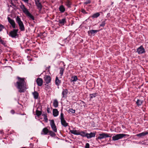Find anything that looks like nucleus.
I'll list each match as a JSON object with an SVG mask.
<instances>
[{
	"label": "nucleus",
	"mask_w": 148,
	"mask_h": 148,
	"mask_svg": "<svg viewBox=\"0 0 148 148\" xmlns=\"http://www.w3.org/2000/svg\"><path fill=\"white\" fill-rule=\"evenodd\" d=\"M97 93H94L92 94H90V99H92L94 97H95L96 96V94Z\"/></svg>",
	"instance_id": "nucleus-33"
},
{
	"label": "nucleus",
	"mask_w": 148,
	"mask_h": 148,
	"mask_svg": "<svg viewBox=\"0 0 148 148\" xmlns=\"http://www.w3.org/2000/svg\"><path fill=\"white\" fill-rule=\"evenodd\" d=\"M81 12L84 14L88 13L86 12L85 10L84 9H82L81 10Z\"/></svg>",
	"instance_id": "nucleus-40"
},
{
	"label": "nucleus",
	"mask_w": 148,
	"mask_h": 148,
	"mask_svg": "<svg viewBox=\"0 0 148 148\" xmlns=\"http://www.w3.org/2000/svg\"><path fill=\"white\" fill-rule=\"evenodd\" d=\"M59 23L62 24H64L66 22L65 18H63L61 20H59Z\"/></svg>",
	"instance_id": "nucleus-31"
},
{
	"label": "nucleus",
	"mask_w": 148,
	"mask_h": 148,
	"mask_svg": "<svg viewBox=\"0 0 148 148\" xmlns=\"http://www.w3.org/2000/svg\"><path fill=\"white\" fill-rule=\"evenodd\" d=\"M0 43L3 45L5 47L7 46L6 42V41H4L1 39V37H0Z\"/></svg>",
	"instance_id": "nucleus-28"
},
{
	"label": "nucleus",
	"mask_w": 148,
	"mask_h": 148,
	"mask_svg": "<svg viewBox=\"0 0 148 148\" xmlns=\"http://www.w3.org/2000/svg\"><path fill=\"white\" fill-rule=\"evenodd\" d=\"M111 136L112 135L110 134L103 133L101 134H99V136L96 138V140H97L99 139L101 140L107 137H111Z\"/></svg>",
	"instance_id": "nucleus-5"
},
{
	"label": "nucleus",
	"mask_w": 148,
	"mask_h": 148,
	"mask_svg": "<svg viewBox=\"0 0 148 148\" xmlns=\"http://www.w3.org/2000/svg\"><path fill=\"white\" fill-rule=\"evenodd\" d=\"M89 144L88 143H87L86 144V146H85V148H89Z\"/></svg>",
	"instance_id": "nucleus-43"
},
{
	"label": "nucleus",
	"mask_w": 148,
	"mask_h": 148,
	"mask_svg": "<svg viewBox=\"0 0 148 148\" xmlns=\"http://www.w3.org/2000/svg\"><path fill=\"white\" fill-rule=\"evenodd\" d=\"M70 132L72 134L75 135H79V131L76 130H70Z\"/></svg>",
	"instance_id": "nucleus-20"
},
{
	"label": "nucleus",
	"mask_w": 148,
	"mask_h": 148,
	"mask_svg": "<svg viewBox=\"0 0 148 148\" xmlns=\"http://www.w3.org/2000/svg\"><path fill=\"white\" fill-rule=\"evenodd\" d=\"M61 81L59 80L57 77H56L55 80L56 84L57 86H59L60 85L61 83Z\"/></svg>",
	"instance_id": "nucleus-23"
},
{
	"label": "nucleus",
	"mask_w": 148,
	"mask_h": 148,
	"mask_svg": "<svg viewBox=\"0 0 148 148\" xmlns=\"http://www.w3.org/2000/svg\"><path fill=\"white\" fill-rule=\"evenodd\" d=\"M42 114V112L41 111H39L38 110H36V114L38 116H40Z\"/></svg>",
	"instance_id": "nucleus-34"
},
{
	"label": "nucleus",
	"mask_w": 148,
	"mask_h": 148,
	"mask_svg": "<svg viewBox=\"0 0 148 148\" xmlns=\"http://www.w3.org/2000/svg\"><path fill=\"white\" fill-rule=\"evenodd\" d=\"M148 134V132H145L136 134V136L138 137H141L142 136H144Z\"/></svg>",
	"instance_id": "nucleus-17"
},
{
	"label": "nucleus",
	"mask_w": 148,
	"mask_h": 148,
	"mask_svg": "<svg viewBox=\"0 0 148 148\" xmlns=\"http://www.w3.org/2000/svg\"><path fill=\"white\" fill-rule=\"evenodd\" d=\"M12 5L14 6H15V5L12 3Z\"/></svg>",
	"instance_id": "nucleus-50"
},
{
	"label": "nucleus",
	"mask_w": 148,
	"mask_h": 148,
	"mask_svg": "<svg viewBox=\"0 0 148 148\" xmlns=\"http://www.w3.org/2000/svg\"><path fill=\"white\" fill-rule=\"evenodd\" d=\"M50 124L51 127L53 131L55 132H57V128L56 126L55 123L53 120H50Z\"/></svg>",
	"instance_id": "nucleus-7"
},
{
	"label": "nucleus",
	"mask_w": 148,
	"mask_h": 148,
	"mask_svg": "<svg viewBox=\"0 0 148 148\" xmlns=\"http://www.w3.org/2000/svg\"><path fill=\"white\" fill-rule=\"evenodd\" d=\"M50 67H51L50 66H49L48 67H47L46 70H47V69L48 70V72H49V69H50Z\"/></svg>",
	"instance_id": "nucleus-45"
},
{
	"label": "nucleus",
	"mask_w": 148,
	"mask_h": 148,
	"mask_svg": "<svg viewBox=\"0 0 148 148\" xmlns=\"http://www.w3.org/2000/svg\"><path fill=\"white\" fill-rule=\"evenodd\" d=\"M72 81L75 82L77 80V76H74L73 77H72Z\"/></svg>",
	"instance_id": "nucleus-37"
},
{
	"label": "nucleus",
	"mask_w": 148,
	"mask_h": 148,
	"mask_svg": "<svg viewBox=\"0 0 148 148\" xmlns=\"http://www.w3.org/2000/svg\"><path fill=\"white\" fill-rule=\"evenodd\" d=\"M42 116H43L44 119L45 120V122H47L48 119L47 118V116L46 114H43Z\"/></svg>",
	"instance_id": "nucleus-32"
},
{
	"label": "nucleus",
	"mask_w": 148,
	"mask_h": 148,
	"mask_svg": "<svg viewBox=\"0 0 148 148\" xmlns=\"http://www.w3.org/2000/svg\"><path fill=\"white\" fill-rule=\"evenodd\" d=\"M79 135H80L82 137H86V134L83 131H79Z\"/></svg>",
	"instance_id": "nucleus-29"
},
{
	"label": "nucleus",
	"mask_w": 148,
	"mask_h": 148,
	"mask_svg": "<svg viewBox=\"0 0 148 148\" xmlns=\"http://www.w3.org/2000/svg\"><path fill=\"white\" fill-rule=\"evenodd\" d=\"M53 131L49 130V135H50L51 136L53 137L56 136V134Z\"/></svg>",
	"instance_id": "nucleus-30"
},
{
	"label": "nucleus",
	"mask_w": 148,
	"mask_h": 148,
	"mask_svg": "<svg viewBox=\"0 0 148 148\" xmlns=\"http://www.w3.org/2000/svg\"><path fill=\"white\" fill-rule=\"evenodd\" d=\"M32 94L35 99H37L38 98L39 94L37 91H34L32 93Z\"/></svg>",
	"instance_id": "nucleus-22"
},
{
	"label": "nucleus",
	"mask_w": 148,
	"mask_h": 148,
	"mask_svg": "<svg viewBox=\"0 0 148 148\" xmlns=\"http://www.w3.org/2000/svg\"><path fill=\"white\" fill-rule=\"evenodd\" d=\"M137 52L139 54H142L145 52V49L141 45L137 49Z\"/></svg>",
	"instance_id": "nucleus-10"
},
{
	"label": "nucleus",
	"mask_w": 148,
	"mask_h": 148,
	"mask_svg": "<svg viewBox=\"0 0 148 148\" xmlns=\"http://www.w3.org/2000/svg\"><path fill=\"white\" fill-rule=\"evenodd\" d=\"M37 1H39V0H37Z\"/></svg>",
	"instance_id": "nucleus-54"
},
{
	"label": "nucleus",
	"mask_w": 148,
	"mask_h": 148,
	"mask_svg": "<svg viewBox=\"0 0 148 148\" xmlns=\"http://www.w3.org/2000/svg\"><path fill=\"white\" fill-rule=\"evenodd\" d=\"M49 130L47 127L44 128L41 132L42 135H47L49 133Z\"/></svg>",
	"instance_id": "nucleus-13"
},
{
	"label": "nucleus",
	"mask_w": 148,
	"mask_h": 148,
	"mask_svg": "<svg viewBox=\"0 0 148 148\" xmlns=\"http://www.w3.org/2000/svg\"><path fill=\"white\" fill-rule=\"evenodd\" d=\"M59 10L60 12L62 13L64 12L65 10V8L63 5H61L60 6Z\"/></svg>",
	"instance_id": "nucleus-21"
},
{
	"label": "nucleus",
	"mask_w": 148,
	"mask_h": 148,
	"mask_svg": "<svg viewBox=\"0 0 148 148\" xmlns=\"http://www.w3.org/2000/svg\"><path fill=\"white\" fill-rule=\"evenodd\" d=\"M59 114V112L57 109H53V116L56 117L58 116Z\"/></svg>",
	"instance_id": "nucleus-18"
},
{
	"label": "nucleus",
	"mask_w": 148,
	"mask_h": 148,
	"mask_svg": "<svg viewBox=\"0 0 148 148\" xmlns=\"http://www.w3.org/2000/svg\"><path fill=\"white\" fill-rule=\"evenodd\" d=\"M100 13H101V12H97L95 13L91 17L93 18H97V17H98L100 16Z\"/></svg>",
	"instance_id": "nucleus-25"
},
{
	"label": "nucleus",
	"mask_w": 148,
	"mask_h": 148,
	"mask_svg": "<svg viewBox=\"0 0 148 148\" xmlns=\"http://www.w3.org/2000/svg\"><path fill=\"white\" fill-rule=\"evenodd\" d=\"M23 12L27 16L30 18L32 20H34V17L29 12L27 9L25 8L24 5H23L21 7Z\"/></svg>",
	"instance_id": "nucleus-2"
},
{
	"label": "nucleus",
	"mask_w": 148,
	"mask_h": 148,
	"mask_svg": "<svg viewBox=\"0 0 148 148\" xmlns=\"http://www.w3.org/2000/svg\"><path fill=\"white\" fill-rule=\"evenodd\" d=\"M0 132L1 134H3V132L2 130H1V131L0 130Z\"/></svg>",
	"instance_id": "nucleus-49"
},
{
	"label": "nucleus",
	"mask_w": 148,
	"mask_h": 148,
	"mask_svg": "<svg viewBox=\"0 0 148 148\" xmlns=\"http://www.w3.org/2000/svg\"><path fill=\"white\" fill-rule=\"evenodd\" d=\"M4 28V26L1 24H0V31H1Z\"/></svg>",
	"instance_id": "nucleus-41"
},
{
	"label": "nucleus",
	"mask_w": 148,
	"mask_h": 148,
	"mask_svg": "<svg viewBox=\"0 0 148 148\" xmlns=\"http://www.w3.org/2000/svg\"><path fill=\"white\" fill-rule=\"evenodd\" d=\"M69 111L72 113H74L75 112V110H73L72 108L69 109Z\"/></svg>",
	"instance_id": "nucleus-39"
},
{
	"label": "nucleus",
	"mask_w": 148,
	"mask_h": 148,
	"mask_svg": "<svg viewBox=\"0 0 148 148\" xmlns=\"http://www.w3.org/2000/svg\"><path fill=\"white\" fill-rule=\"evenodd\" d=\"M24 2L27 3L28 1L29 0H22Z\"/></svg>",
	"instance_id": "nucleus-48"
},
{
	"label": "nucleus",
	"mask_w": 148,
	"mask_h": 148,
	"mask_svg": "<svg viewBox=\"0 0 148 148\" xmlns=\"http://www.w3.org/2000/svg\"><path fill=\"white\" fill-rule=\"evenodd\" d=\"M99 31L98 30H90L88 31V32L89 35L92 34H95Z\"/></svg>",
	"instance_id": "nucleus-16"
},
{
	"label": "nucleus",
	"mask_w": 148,
	"mask_h": 148,
	"mask_svg": "<svg viewBox=\"0 0 148 148\" xmlns=\"http://www.w3.org/2000/svg\"><path fill=\"white\" fill-rule=\"evenodd\" d=\"M18 31V29H13L10 31L9 34V35L13 38H16L17 35V32Z\"/></svg>",
	"instance_id": "nucleus-6"
},
{
	"label": "nucleus",
	"mask_w": 148,
	"mask_h": 148,
	"mask_svg": "<svg viewBox=\"0 0 148 148\" xmlns=\"http://www.w3.org/2000/svg\"><path fill=\"white\" fill-rule=\"evenodd\" d=\"M65 5L68 8H71V2L69 0H67L65 2Z\"/></svg>",
	"instance_id": "nucleus-27"
},
{
	"label": "nucleus",
	"mask_w": 148,
	"mask_h": 148,
	"mask_svg": "<svg viewBox=\"0 0 148 148\" xmlns=\"http://www.w3.org/2000/svg\"><path fill=\"white\" fill-rule=\"evenodd\" d=\"M60 76H62L63 74L64 69L62 68H60Z\"/></svg>",
	"instance_id": "nucleus-36"
},
{
	"label": "nucleus",
	"mask_w": 148,
	"mask_h": 148,
	"mask_svg": "<svg viewBox=\"0 0 148 148\" xmlns=\"http://www.w3.org/2000/svg\"><path fill=\"white\" fill-rule=\"evenodd\" d=\"M50 109L49 108H47V111L48 113H50Z\"/></svg>",
	"instance_id": "nucleus-44"
},
{
	"label": "nucleus",
	"mask_w": 148,
	"mask_h": 148,
	"mask_svg": "<svg viewBox=\"0 0 148 148\" xmlns=\"http://www.w3.org/2000/svg\"><path fill=\"white\" fill-rule=\"evenodd\" d=\"M126 136H129V135L123 134H118L114 136H113L112 137V139L114 141L117 140L119 139H121L124 137Z\"/></svg>",
	"instance_id": "nucleus-4"
},
{
	"label": "nucleus",
	"mask_w": 148,
	"mask_h": 148,
	"mask_svg": "<svg viewBox=\"0 0 148 148\" xmlns=\"http://www.w3.org/2000/svg\"><path fill=\"white\" fill-rule=\"evenodd\" d=\"M61 124L64 127H66L68 125V123H66L64 119L61 120Z\"/></svg>",
	"instance_id": "nucleus-19"
},
{
	"label": "nucleus",
	"mask_w": 148,
	"mask_h": 148,
	"mask_svg": "<svg viewBox=\"0 0 148 148\" xmlns=\"http://www.w3.org/2000/svg\"><path fill=\"white\" fill-rule=\"evenodd\" d=\"M95 135V133L91 132L90 134L86 133V137L88 138H90L92 137H94Z\"/></svg>",
	"instance_id": "nucleus-14"
},
{
	"label": "nucleus",
	"mask_w": 148,
	"mask_h": 148,
	"mask_svg": "<svg viewBox=\"0 0 148 148\" xmlns=\"http://www.w3.org/2000/svg\"><path fill=\"white\" fill-rule=\"evenodd\" d=\"M110 13H108L107 14V16H110Z\"/></svg>",
	"instance_id": "nucleus-51"
},
{
	"label": "nucleus",
	"mask_w": 148,
	"mask_h": 148,
	"mask_svg": "<svg viewBox=\"0 0 148 148\" xmlns=\"http://www.w3.org/2000/svg\"><path fill=\"white\" fill-rule=\"evenodd\" d=\"M36 82L38 85L40 86L42 85L43 82V80L41 78H38L36 79Z\"/></svg>",
	"instance_id": "nucleus-11"
},
{
	"label": "nucleus",
	"mask_w": 148,
	"mask_h": 148,
	"mask_svg": "<svg viewBox=\"0 0 148 148\" xmlns=\"http://www.w3.org/2000/svg\"><path fill=\"white\" fill-rule=\"evenodd\" d=\"M16 22L18 24L19 27V29L21 31H24L25 28L23 22L21 21V18L17 16L16 18Z\"/></svg>",
	"instance_id": "nucleus-3"
},
{
	"label": "nucleus",
	"mask_w": 148,
	"mask_h": 148,
	"mask_svg": "<svg viewBox=\"0 0 148 148\" xmlns=\"http://www.w3.org/2000/svg\"><path fill=\"white\" fill-rule=\"evenodd\" d=\"M143 102V101L140 99H138L136 102V104L138 106H141Z\"/></svg>",
	"instance_id": "nucleus-24"
},
{
	"label": "nucleus",
	"mask_w": 148,
	"mask_h": 148,
	"mask_svg": "<svg viewBox=\"0 0 148 148\" xmlns=\"http://www.w3.org/2000/svg\"><path fill=\"white\" fill-rule=\"evenodd\" d=\"M7 19L8 22L11 24L12 27L13 28H15L16 24L14 20L9 17H7Z\"/></svg>",
	"instance_id": "nucleus-8"
},
{
	"label": "nucleus",
	"mask_w": 148,
	"mask_h": 148,
	"mask_svg": "<svg viewBox=\"0 0 148 148\" xmlns=\"http://www.w3.org/2000/svg\"><path fill=\"white\" fill-rule=\"evenodd\" d=\"M44 80L45 81L46 84H47L50 83L51 81V78L50 76L45 75L44 78Z\"/></svg>",
	"instance_id": "nucleus-9"
},
{
	"label": "nucleus",
	"mask_w": 148,
	"mask_h": 148,
	"mask_svg": "<svg viewBox=\"0 0 148 148\" xmlns=\"http://www.w3.org/2000/svg\"><path fill=\"white\" fill-rule=\"evenodd\" d=\"M53 105L55 108H57L58 107V103L56 99L54 100L53 102Z\"/></svg>",
	"instance_id": "nucleus-26"
},
{
	"label": "nucleus",
	"mask_w": 148,
	"mask_h": 148,
	"mask_svg": "<svg viewBox=\"0 0 148 148\" xmlns=\"http://www.w3.org/2000/svg\"><path fill=\"white\" fill-rule=\"evenodd\" d=\"M106 20L105 19L104 21H102L101 24H100V26L103 27L105 25L106 23Z\"/></svg>",
	"instance_id": "nucleus-35"
},
{
	"label": "nucleus",
	"mask_w": 148,
	"mask_h": 148,
	"mask_svg": "<svg viewBox=\"0 0 148 148\" xmlns=\"http://www.w3.org/2000/svg\"><path fill=\"white\" fill-rule=\"evenodd\" d=\"M11 113L12 114H14L15 113V111L14 110H11Z\"/></svg>",
	"instance_id": "nucleus-46"
},
{
	"label": "nucleus",
	"mask_w": 148,
	"mask_h": 148,
	"mask_svg": "<svg viewBox=\"0 0 148 148\" xmlns=\"http://www.w3.org/2000/svg\"><path fill=\"white\" fill-rule=\"evenodd\" d=\"M21 114V115H25V114Z\"/></svg>",
	"instance_id": "nucleus-53"
},
{
	"label": "nucleus",
	"mask_w": 148,
	"mask_h": 148,
	"mask_svg": "<svg viewBox=\"0 0 148 148\" xmlns=\"http://www.w3.org/2000/svg\"><path fill=\"white\" fill-rule=\"evenodd\" d=\"M90 3V1H86V2H85V3L86 4H87Z\"/></svg>",
	"instance_id": "nucleus-47"
},
{
	"label": "nucleus",
	"mask_w": 148,
	"mask_h": 148,
	"mask_svg": "<svg viewBox=\"0 0 148 148\" xmlns=\"http://www.w3.org/2000/svg\"><path fill=\"white\" fill-rule=\"evenodd\" d=\"M17 78L18 80L14 83L15 86L18 90L19 92L21 93L24 92L26 87L25 78L19 77H17Z\"/></svg>",
	"instance_id": "nucleus-1"
},
{
	"label": "nucleus",
	"mask_w": 148,
	"mask_h": 148,
	"mask_svg": "<svg viewBox=\"0 0 148 148\" xmlns=\"http://www.w3.org/2000/svg\"><path fill=\"white\" fill-rule=\"evenodd\" d=\"M60 119L61 120L64 119V114L62 113H61L60 114Z\"/></svg>",
	"instance_id": "nucleus-38"
},
{
	"label": "nucleus",
	"mask_w": 148,
	"mask_h": 148,
	"mask_svg": "<svg viewBox=\"0 0 148 148\" xmlns=\"http://www.w3.org/2000/svg\"><path fill=\"white\" fill-rule=\"evenodd\" d=\"M8 6L9 7H12L11 5H9Z\"/></svg>",
	"instance_id": "nucleus-52"
},
{
	"label": "nucleus",
	"mask_w": 148,
	"mask_h": 148,
	"mask_svg": "<svg viewBox=\"0 0 148 148\" xmlns=\"http://www.w3.org/2000/svg\"><path fill=\"white\" fill-rule=\"evenodd\" d=\"M46 86L45 87V89L46 90H47V89H49L50 88V87L49 86H48V85H47V84H45Z\"/></svg>",
	"instance_id": "nucleus-42"
},
{
	"label": "nucleus",
	"mask_w": 148,
	"mask_h": 148,
	"mask_svg": "<svg viewBox=\"0 0 148 148\" xmlns=\"http://www.w3.org/2000/svg\"><path fill=\"white\" fill-rule=\"evenodd\" d=\"M68 90L67 89H63L62 92V97L66 98L68 93Z\"/></svg>",
	"instance_id": "nucleus-15"
},
{
	"label": "nucleus",
	"mask_w": 148,
	"mask_h": 148,
	"mask_svg": "<svg viewBox=\"0 0 148 148\" xmlns=\"http://www.w3.org/2000/svg\"><path fill=\"white\" fill-rule=\"evenodd\" d=\"M40 1V0H39L37 1V2L36 1L35 3L38 9L40 11L42 8V6L41 3L39 2Z\"/></svg>",
	"instance_id": "nucleus-12"
}]
</instances>
